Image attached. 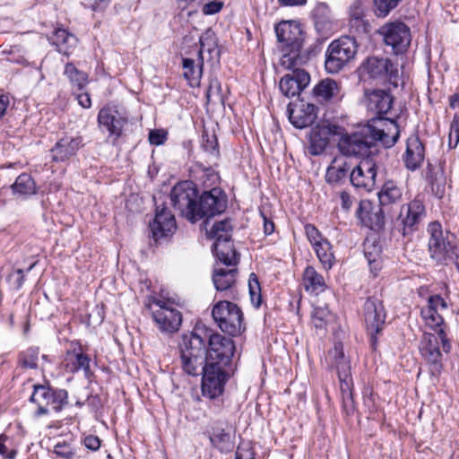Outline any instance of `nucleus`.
<instances>
[{
    "mask_svg": "<svg viewBox=\"0 0 459 459\" xmlns=\"http://www.w3.org/2000/svg\"><path fill=\"white\" fill-rule=\"evenodd\" d=\"M234 342L218 333H212L208 339V364L231 368V359L235 352Z\"/></svg>",
    "mask_w": 459,
    "mask_h": 459,
    "instance_id": "nucleus-15",
    "label": "nucleus"
},
{
    "mask_svg": "<svg viewBox=\"0 0 459 459\" xmlns=\"http://www.w3.org/2000/svg\"><path fill=\"white\" fill-rule=\"evenodd\" d=\"M377 33L395 55L405 52L411 44L410 29L402 22H387L378 29Z\"/></svg>",
    "mask_w": 459,
    "mask_h": 459,
    "instance_id": "nucleus-14",
    "label": "nucleus"
},
{
    "mask_svg": "<svg viewBox=\"0 0 459 459\" xmlns=\"http://www.w3.org/2000/svg\"><path fill=\"white\" fill-rule=\"evenodd\" d=\"M377 145L370 148V152L364 154H346L345 156H361L364 157L359 163L352 169L350 173V181L357 188H364L370 191L376 185L377 164L375 160V152Z\"/></svg>",
    "mask_w": 459,
    "mask_h": 459,
    "instance_id": "nucleus-11",
    "label": "nucleus"
},
{
    "mask_svg": "<svg viewBox=\"0 0 459 459\" xmlns=\"http://www.w3.org/2000/svg\"><path fill=\"white\" fill-rule=\"evenodd\" d=\"M420 352L426 361L431 379L437 381L443 372L444 364L438 339L435 334L429 333L424 335V339L421 342Z\"/></svg>",
    "mask_w": 459,
    "mask_h": 459,
    "instance_id": "nucleus-18",
    "label": "nucleus"
},
{
    "mask_svg": "<svg viewBox=\"0 0 459 459\" xmlns=\"http://www.w3.org/2000/svg\"><path fill=\"white\" fill-rule=\"evenodd\" d=\"M364 253H365V256L368 262L370 271L376 276L381 268V262L377 258V255H373V254L371 252L368 251L367 246H365Z\"/></svg>",
    "mask_w": 459,
    "mask_h": 459,
    "instance_id": "nucleus-56",
    "label": "nucleus"
},
{
    "mask_svg": "<svg viewBox=\"0 0 459 459\" xmlns=\"http://www.w3.org/2000/svg\"><path fill=\"white\" fill-rule=\"evenodd\" d=\"M232 226L230 220L215 222L207 231L211 238H214L213 251L216 257L225 265H236L239 257L230 243Z\"/></svg>",
    "mask_w": 459,
    "mask_h": 459,
    "instance_id": "nucleus-5",
    "label": "nucleus"
},
{
    "mask_svg": "<svg viewBox=\"0 0 459 459\" xmlns=\"http://www.w3.org/2000/svg\"><path fill=\"white\" fill-rule=\"evenodd\" d=\"M227 208V195L221 187H212L198 195L195 222L203 219L221 214Z\"/></svg>",
    "mask_w": 459,
    "mask_h": 459,
    "instance_id": "nucleus-13",
    "label": "nucleus"
},
{
    "mask_svg": "<svg viewBox=\"0 0 459 459\" xmlns=\"http://www.w3.org/2000/svg\"><path fill=\"white\" fill-rule=\"evenodd\" d=\"M424 177L429 182L431 191L438 197H442L445 193L446 179L443 172L437 169L432 164L428 163L424 171Z\"/></svg>",
    "mask_w": 459,
    "mask_h": 459,
    "instance_id": "nucleus-35",
    "label": "nucleus"
},
{
    "mask_svg": "<svg viewBox=\"0 0 459 459\" xmlns=\"http://www.w3.org/2000/svg\"><path fill=\"white\" fill-rule=\"evenodd\" d=\"M83 444L88 449L97 451L100 447V439L97 436L89 435L84 438Z\"/></svg>",
    "mask_w": 459,
    "mask_h": 459,
    "instance_id": "nucleus-60",
    "label": "nucleus"
},
{
    "mask_svg": "<svg viewBox=\"0 0 459 459\" xmlns=\"http://www.w3.org/2000/svg\"><path fill=\"white\" fill-rule=\"evenodd\" d=\"M64 74L68 78L73 91H82L89 82L88 74L77 69L73 63H67Z\"/></svg>",
    "mask_w": 459,
    "mask_h": 459,
    "instance_id": "nucleus-36",
    "label": "nucleus"
},
{
    "mask_svg": "<svg viewBox=\"0 0 459 459\" xmlns=\"http://www.w3.org/2000/svg\"><path fill=\"white\" fill-rule=\"evenodd\" d=\"M340 93L339 84L334 80L329 78L320 81L313 89V96L318 102L337 99Z\"/></svg>",
    "mask_w": 459,
    "mask_h": 459,
    "instance_id": "nucleus-32",
    "label": "nucleus"
},
{
    "mask_svg": "<svg viewBox=\"0 0 459 459\" xmlns=\"http://www.w3.org/2000/svg\"><path fill=\"white\" fill-rule=\"evenodd\" d=\"M146 307L161 333H173L179 330L182 314L173 307L170 299L152 298Z\"/></svg>",
    "mask_w": 459,
    "mask_h": 459,
    "instance_id": "nucleus-6",
    "label": "nucleus"
},
{
    "mask_svg": "<svg viewBox=\"0 0 459 459\" xmlns=\"http://www.w3.org/2000/svg\"><path fill=\"white\" fill-rule=\"evenodd\" d=\"M39 354V348L30 347L27 349L20 354V365L24 368L36 369L38 368Z\"/></svg>",
    "mask_w": 459,
    "mask_h": 459,
    "instance_id": "nucleus-43",
    "label": "nucleus"
},
{
    "mask_svg": "<svg viewBox=\"0 0 459 459\" xmlns=\"http://www.w3.org/2000/svg\"><path fill=\"white\" fill-rule=\"evenodd\" d=\"M317 108L311 103L300 100L299 103L288 105L289 119L297 128H304L312 126L316 117Z\"/></svg>",
    "mask_w": 459,
    "mask_h": 459,
    "instance_id": "nucleus-24",
    "label": "nucleus"
},
{
    "mask_svg": "<svg viewBox=\"0 0 459 459\" xmlns=\"http://www.w3.org/2000/svg\"><path fill=\"white\" fill-rule=\"evenodd\" d=\"M126 122L127 119L115 107H104L98 115L99 126H104L115 140L121 136Z\"/></svg>",
    "mask_w": 459,
    "mask_h": 459,
    "instance_id": "nucleus-25",
    "label": "nucleus"
},
{
    "mask_svg": "<svg viewBox=\"0 0 459 459\" xmlns=\"http://www.w3.org/2000/svg\"><path fill=\"white\" fill-rule=\"evenodd\" d=\"M222 6L223 3L221 1L209 2L203 6V13L206 15H212L219 13Z\"/></svg>",
    "mask_w": 459,
    "mask_h": 459,
    "instance_id": "nucleus-58",
    "label": "nucleus"
},
{
    "mask_svg": "<svg viewBox=\"0 0 459 459\" xmlns=\"http://www.w3.org/2000/svg\"><path fill=\"white\" fill-rule=\"evenodd\" d=\"M340 199L342 208L348 212L352 205L351 196L346 191H342L340 193Z\"/></svg>",
    "mask_w": 459,
    "mask_h": 459,
    "instance_id": "nucleus-62",
    "label": "nucleus"
},
{
    "mask_svg": "<svg viewBox=\"0 0 459 459\" xmlns=\"http://www.w3.org/2000/svg\"><path fill=\"white\" fill-rule=\"evenodd\" d=\"M459 143V113L455 114L450 126L449 146L455 148Z\"/></svg>",
    "mask_w": 459,
    "mask_h": 459,
    "instance_id": "nucleus-51",
    "label": "nucleus"
},
{
    "mask_svg": "<svg viewBox=\"0 0 459 459\" xmlns=\"http://www.w3.org/2000/svg\"><path fill=\"white\" fill-rule=\"evenodd\" d=\"M238 270L232 269H214L212 273V281L216 290L224 291L230 290L236 282Z\"/></svg>",
    "mask_w": 459,
    "mask_h": 459,
    "instance_id": "nucleus-33",
    "label": "nucleus"
},
{
    "mask_svg": "<svg viewBox=\"0 0 459 459\" xmlns=\"http://www.w3.org/2000/svg\"><path fill=\"white\" fill-rule=\"evenodd\" d=\"M350 25L352 30L358 34H367L369 31L370 24L368 21L361 18H351Z\"/></svg>",
    "mask_w": 459,
    "mask_h": 459,
    "instance_id": "nucleus-52",
    "label": "nucleus"
},
{
    "mask_svg": "<svg viewBox=\"0 0 459 459\" xmlns=\"http://www.w3.org/2000/svg\"><path fill=\"white\" fill-rule=\"evenodd\" d=\"M248 288L252 302L258 307L261 303L260 284L257 276L252 273L248 279Z\"/></svg>",
    "mask_w": 459,
    "mask_h": 459,
    "instance_id": "nucleus-47",
    "label": "nucleus"
},
{
    "mask_svg": "<svg viewBox=\"0 0 459 459\" xmlns=\"http://www.w3.org/2000/svg\"><path fill=\"white\" fill-rule=\"evenodd\" d=\"M363 317L367 332L370 337L371 347L376 349L377 335L382 332L386 318L382 301L375 297L368 298L363 305Z\"/></svg>",
    "mask_w": 459,
    "mask_h": 459,
    "instance_id": "nucleus-12",
    "label": "nucleus"
},
{
    "mask_svg": "<svg viewBox=\"0 0 459 459\" xmlns=\"http://www.w3.org/2000/svg\"><path fill=\"white\" fill-rule=\"evenodd\" d=\"M74 94H75L80 106H82L83 108H91V100L90 94L88 92H82L81 91V92L76 93L75 91H74Z\"/></svg>",
    "mask_w": 459,
    "mask_h": 459,
    "instance_id": "nucleus-61",
    "label": "nucleus"
},
{
    "mask_svg": "<svg viewBox=\"0 0 459 459\" xmlns=\"http://www.w3.org/2000/svg\"><path fill=\"white\" fill-rule=\"evenodd\" d=\"M425 159V146L419 136L412 134L406 141V151L403 160L407 169L415 171L420 168Z\"/></svg>",
    "mask_w": 459,
    "mask_h": 459,
    "instance_id": "nucleus-27",
    "label": "nucleus"
},
{
    "mask_svg": "<svg viewBox=\"0 0 459 459\" xmlns=\"http://www.w3.org/2000/svg\"><path fill=\"white\" fill-rule=\"evenodd\" d=\"M351 168L347 160L335 159L326 169V182L331 185L341 183L347 177Z\"/></svg>",
    "mask_w": 459,
    "mask_h": 459,
    "instance_id": "nucleus-34",
    "label": "nucleus"
},
{
    "mask_svg": "<svg viewBox=\"0 0 459 459\" xmlns=\"http://www.w3.org/2000/svg\"><path fill=\"white\" fill-rule=\"evenodd\" d=\"M425 216L426 210L421 200L416 198L403 205L397 218V221L403 225V235L414 232Z\"/></svg>",
    "mask_w": 459,
    "mask_h": 459,
    "instance_id": "nucleus-19",
    "label": "nucleus"
},
{
    "mask_svg": "<svg viewBox=\"0 0 459 459\" xmlns=\"http://www.w3.org/2000/svg\"><path fill=\"white\" fill-rule=\"evenodd\" d=\"M232 368L208 364L202 376V392L204 396L215 399L222 394Z\"/></svg>",
    "mask_w": 459,
    "mask_h": 459,
    "instance_id": "nucleus-16",
    "label": "nucleus"
},
{
    "mask_svg": "<svg viewBox=\"0 0 459 459\" xmlns=\"http://www.w3.org/2000/svg\"><path fill=\"white\" fill-rule=\"evenodd\" d=\"M341 386V392L342 396V406L346 414L353 413L355 410L352 389L353 385L348 386V389L344 388V385Z\"/></svg>",
    "mask_w": 459,
    "mask_h": 459,
    "instance_id": "nucleus-49",
    "label": "nucleus"
},
{
    "mask_svg": "<svg viewBox=\"0 0 459 459\" xmlns=\"http://www.w3.org/2000/svg\"><path fill=\"white\" fill-rule=\"evenodd\" d=\"M264 221V231L266 235H270L274 231V223L269 220L264 214L261 213Z\"/></svg>",
    "mask_w": 459,
    "mask_h": 459,
    "instance_id": "nucleus-64",
    "label": "nucleus"
},
{
    "mask_svg": "<svg viewBox=\"0 0 459 459\" xmlns=\"http://www.w3.org/2000/svg\"><path fill=\"white\" fill-rule=\"evenodd\" d=\"M171 204L181 216L195 222L198 191L192 181L178 183L169 194Z\"/></svg>",
    "mask_w": 459,
    "mask_h": 459,
    "instance_id": "nucleus-9",
    "label": "nucleus"
},
{
    "mask_svg": "<svg viewBox=\"0 0 459 459\" xmlns=\"http://www.w3.org/2000/svg\"><path fill=\"white\" fill-rule=\"evenodd\" d=\"M420 314L431 327L440 326L444 322L442 316L435 308L425 307L421 309Z\"/></svg>",
    "mask_w": 459,
    "mask_h": 459,
    "instance_id": "nucleus-46",
    "label": "nucleus"
},
{
    "mask_svg": "<svg viewBox=\"0 0 459 459\" xmlns=\"http://www.w3.org/2000/svg\"><path fill=\"white\" fill-rule=\"evenodd\" d=\"M230 436L225 433L223 429L220 431L213 432L210 436V441L214 447H217L220 450H223L225 448V445L229 443Z\"/></svg>",
    "mask_w": 459,
    "mask_h": 459,
    "instance_id": "nucleus-50",
    "label": "nucleus"
},
{
    "mask_svg": "<svg viewBox=\"0 0 459 459\" xmlns=\"http://www.w3.org/2000/svg\"><path fill=\"white\" fill-rule=\"evenodd\" d=\"M363 70L370 78L387 82L394 87L398 86V65L389 58L370 56L363 64Z\"/></svg>",
    "mask_w": 459,
    "mask_h": 459,
    "instance_id": "nucleus-17",
    "label": "nucleus"
},
{
    "mask_svg": "<svg viewBox=\"0 0 459 459\" xmlns=\"http://www.w3.org/2000/svg\"><path fill=\"white\" fill-rule=\"evenodd\" d=\"M212 316L218 327L230 336L240 335L245 330L243 313L235 303L218 301L212 307Z\"/></svg>",
    "mask_w": 459,
    "mask_h": 459,
    "instance_id": "nucleus-7",
    "label": "nucleus"
},
{
    "mask_svg": "<svg viewBox=\"0 0 459 459\" xmlns=\"http://www.w3.org/2000/svg\"><path fill=\"white\" fill-rule=\"evenodd\" d=\"M342 127L335 125L320 126L313 129L310 133L309 145L307 152L310 155L317 156L322 154L329 143L330 134H342Z\"/></svg>",
    "mask_w": 459,
    "mask_h": 459,
    "instance_id": "nucleus-26",
    "label": "nucleus"
},
{
    "mask_svg": "<svg viewBox=\"0 0 459 459\" xmlns=\"http://www.w3.org/2000/svg\"><path fill=\"white\" fill-rule=\"evenodd\" d=\"M305 232L309 242L315 246L324 239L321 238L319 230L312 224H307L305 226Z\"/></svg>",
    "mask_w": 459,
    "mask_h": 459,
    "instance_id": "nucleus-54",
    "label": "nucleus"
},
{
    "mask_svg": "<svg viewBox=\"0 0 459 459\" xmlns=\"http://www.w3.org/2000/svg\"><path fill=\"white\" fill-rule=\"evenodd\" d=\"M184 77L191 86L198 84L203 74V65H199L196 58L184 57L182 60Z\"/></svg>",
    "mask_w": 459,
    "mask_h": 459,
    "instance_id": "nucleus-39",
    "label": "nucleus"
},
{
    "mask_svg": "<svg viewBox=\"0 0 459 459\" xmlns=\"http://www.w3.org/2000/svg\"><path fill=\"white\" fill-rule=\"evenodd\" d=\"M401 0H374L375 13L377 17H385L394 9Z\"/></svg>",
    "mask_w": 459,
    "mask_h": 459,
    "instance_id": "nucleus-45",
    "label": "nucleus"
},
{
    "mask_svg": "<svg viewBox=\"0 0 459 459\" xmlns=\"http://www.w3.org/2000/svg\"><path fill=\"white\" fill-rule=\"evenodd\" d=\"M277 39L282 45L285 53L281 64L286 69L297 66L300 61L299 50L304 42V32L299 22L282 21L275 26Z\"/></svg>",
    "mask_w": 459,
    "mask_h": 459,
    "instance_id": "nucleus-4",
    "label": "nucleus"
},
{
    "mask_svg": "<svg viewBox=\"0 0 459 459\" xmlns=\"http://www.w3.org/2000/svg\"><path fill=\"white\" fill-rule=\"evenodd\" d=\"M65 361V369L68 372L74 373L79 370H83L86 377L91 374L90 369V358L82 352L69 354Z\"/></svg>",
    "mask_w": 459,
    "mask_h": 459,
    "instance_id": "nucleus-37",
    "label": "nucleus"
},
{
    "mask_svg": "<svg viewBox=\"0 0 459 459\" xmlns=\"http://www.w3.org/2000/svg\"><path fill=\"white\" fill-rule=\"evenodd\" d=\"M427 307L438 311L439 309H446L447 304L441 296L433 295L429 298Z\"/></svg>",
    "mask_w": 459,
    "mask_h": 459,
    "instance_id": "nucleus-57",
    "label": "nucleus"
},
{
    "mask_svg": "<svg viewBox=\"0 0 459 459\" xmlns=\"http://www.w3.org/2000/svg\"><path fill=\"white\" fill-rule=\"evenodd\" d=\"M82 146L81 136L62 138L51 149L52 160L56 162L65 161L74 156Z\"/></svg>",
    "mask_w": 459,
    "mask_h": 459,
    "instance_id": "nucleus-28",
    "label": "nucleus"
},
{
    "mask_svg": "<svg viewBox=\"0 0 459 459\" xmlns=\"http://www.w3.org/2000/svg\"><path fill=\"white\" fill-rule=\"evenodd\" d=\"M393 97L384 90H374L368 94V109L377 116L366 126L351 134L341 136L337 146L342 153L364 154L370 152L377 142L385 148L395 144L399 138V129L394 120L385 118L392 108Z\"/></svg>",
    "mask_w": 459,
    "mask_h": 459,
    "instance_id": "nucleus-1",
    "label": "nucleus"
},
{
    "mask_svg": "<svg viewBox=\"0 0 459 459\" xmlns=\"http://www.w3.org/2000/svg\"><path fill=\"white\" fill-rule=\"evenodd\" d=\"M167 139V132L162 129L151 130L149 133V142L152 145H160Z\"/></svg>",
    "mask_w": 459,
    "mask_h": 459,
    "instance_id": "nucleus-55",
    "label": "nucleus"
},
{
    "mask_svg": "<svg viewBox=\"0 0 459 459\" xmlns=\"http://www.w3.org/2000/svg\"><path fill=\"white\" fill-rule=\"evenodd\" d=\"M54 453L64 459H73L74 455L71 446L65 442L57 443L54 446Z\"/></svg>",
    "mask_w": 459,
    "mask_h": 459,
    "instance_id": "nucleus-53",
    "label": "nucleus"
},
{
    "mask_svg": "<svg viewBox=\"0 0 459 459\" xmlns=\"http://www.w3.org/2000/svg\"><path fill=\"white\" fill-rule=\"evenodd\" d=\"M328 355L332 366L336 369L340 385H344V388L347 390L348 386L353 385V381L351 377V363L344 355L342 343H334L333 348L329 351Z\"/></svg>",
    "mask_w": 459,
    "mask_h": 459,
    "instance_id": "nucleus-21",
    "label": "nucleus"
},
{
    "mask_svg": "<svg viewBox=\"0 0 459 459\" xmlns=\"http://www.w3.org/2000/svg\"><path fill=\"white\" fill-rule=\"evenodd\" d=\"M30 401L37 404L35 415L39 417L49 412L48 406H52L57 412L60 411L68 403V394L65 389H52L43 385H36Z\"/></svg>",
    "mask_w": 459,
    "mask_h": 459,
    "instance_id": "nucleus-10",
    "label": "nucleus"
},
{
    "mask_svg": "<svg viewBox=\"0 0 459 459\" xmlns=\"http://www.w3.org/2000/svg\"><path fill=\"white\" fill-rule=\"evenodd\" d=\"M13 193L21 197L36 194V184L30 175L22 173L11 186Z\"/></svg>",
    "mask_w": 459,
    "mask_h": 459,
    "instance_id": "nucleus-38",
    "label": "nucleus"
},
{
    "mask_svg": "<svg viewBox=\"0 0 459 459\" xmlns=\"http://www.w3.org/2000/svg\"><path fill=\"white\" fill-rule=\"evenodd\" d=\"M203 147L205 152H210L211 154L214 153L217 156L219 153L218 143L215 135H212L211 137L207 136L205 142L203 143Z\"/></svg>",
    "mask_w": 459,
    "mask_h": 459,
    "instance_id": "nucleus-59",
    "label": "nucleus"
},
{
    "mask_svg": "<svg viewBox=\"0 0 459 459\" xmlns=\"http://www.w3.org/2000/svg\"><path fill=\"white\" fill-rule=\"evenodd\" d=\"M290 70L292 73L284 75L279 83L281 93L288 98L299 95L310 82V75L305 70L296 66Z\"/></svg>",
    "mask_w": 459,
    "mask_h": 459,
    "instance_id": "nucleus-23",
    "label": "nucleus"
},
{
    "mask_svg": "<svg viewBox=\"0 0 459 459\" xmlns=\"http://www.w3.org/2000/svg\"><path fill=\"white\" fill-rule=\"evenodd\" d=\"M305 289L307 291L318 292L322 291L325 286V280L314 267L307 266L303 274Z\"/></svg>",
    "mask_w": 459,
    "mask_h": 459,
    "instance_id": "nucleus-41",
    "label": "nucleus"
},
{
    "mask_svg": "<svg viewBox=\"0 0 459 459\" xmlns=\"http://www.w3.org/2000/svg\"><path fill=\"white\" fill-rule=\"evenodd\" d=\"M379 204L392 212L393 206L400 204L403 189L392 180L386 181L377 194Z\"/></svg>",
    "mask_w": 459,
    "mask_h": 459,
    "instance_id": "nucleus-29",
    "label": "nucleus"
},
{
    "mask_svg": "<svg viewBox=\"0 0 459 459\" xmlns=\"http://www.w3.org/2000/svg\"><path fill=\"white\" fill-rule=\"evenodd\" d=\"M358 45L353 37L342 36L333 40L326 51L325 69L330 74L338 73L352 60L357 53Z\"/></svg>",
    "mask_w": 459,
    "mask_h": 459,
    "instance_id": "nucleus-8",
    "label": "nucleus"
},
{
    "mask_svg": "<svg viewBox=\"0 0 459 459\" xmlns=\"http://www.w3.org/2000/svg\"><path fill=\"white\" fill-rule=\"evenodd\" d=\"M358 218L361 222L372 230H380L385 226V215H390L389 210L378 206H372L369 201H361L356 211Z\"/></svg>",
    "mask_w": 459,
    "mask_h": 459,
    "instance_id": "nucleus-20",
    "label": "nucleus"
},
{
    "mask_svg": "<svg viewBox=\"0 0 459 459\" xmlns=\"http://www.w3.org/2000/svg\"><path fill=\"white\" fill-rule=\"evenodd\" d=\"M312 324L317 329L325 328L333 319V315L327 307H315L312 312Z\"/></svg>",
    "mask_w": 459,
    "mask_h": 459,
    "instance_id": "nucleus-44",
    "label": "nucleus"
},
{
    "mask_svg": "<svg viewBox=\"0 0 459 459\" xmlns=\"http://www.w3.org/2000/svg\"><path fill=\"white\" fill-rule=\"evenodd\" d=\"M181 368L189 376L198 377L208 366L206 344L196 332L183 333L178 343Z\"/></svg>",
    "mask_w": 459,
    "mask_h": 459,
    "instance_id": "nucleus-3",
    "label": "nucleus"
},
{
    "mask_svg": "<svg viewBox=\"0 0 459 459\" xmlns=\"http://www.w3.org/2000/svg\"><path fill=\"white\" fill-rule=\"evenodd\" d=\"M200 48L197 52V61L199 65H204V54L206 52L211 60H218L220 57V50L214 33L208 30L199 38Z\"/></svg>",
    "mask_w": 459,
    "mask_h": 459,
    "instance_id": "nucleus-30",
    "label": "nucleus"
},
{
    "mask_svg": "<svg viewBox=\"0 0 459 459\" xmlns=\"http://www.w3.org/2000/svg\"><path fill=\"white\" fill-rule=\"evenodd\" d=\"M313 18L316 30L322 35H327L333 30L331 11L326 4H316L313 10Z\"/></svg>",
    "mask_w": 459,
    "mask_h": 459,
    "instance_id": "nucleus-31",
    "label": "nucleus"
},
{
    "mask_svg": "<svg viewBox=\"0 0 459 459\" xmlns=\"http://www.w3.org/2000/svg\"><path fill=\"white\" fill-rule=\"evenodd\" d=\"M51 44L56 45L59 52L67 53V50L76 43L74 35L68 33L64 29H56L48 39Z\"/></svg>",
    "mask_w": 459,
    "mask_h": 459,
    "instance_id": "nucleus-40",
    "label": "nucleus"
},
{
    "mask_svg": "<svg viewBox=\"0 0 459 459\" xmlns=\"http://www.w3.org/2000/svg\"><path fill=\"white\" fill-rule=\"evenodd\" d=\"M436 337L438 339V342L441 341L443 351L446 353H448L451 350V344L449 341L446 339V333L443 329H439L437 332V335Z\"/></svg>",
    "mask_w": 459,
    "mask_h": 459,
    "instance_id": "nucleus-63",
    "label": "nucleus"
},
{
    "mask_svg": "<svg viewBox=\"0 0 459 459\" xmlns=\"http://www.w3.org/2000/svg\"><path fill=\"white\" fill-rule=\"evenodd\" d=\"M428 250L430 258L437 264H448L459 258V241L450 230L444 229L437 221L428 225Z\"/></svg>",
    "mask_w": 459,
    "mask_h": 459,
    "instance_id": "nucleus-2",
    "label": "nucleus"
},
{
    "mask_svg": "<svg viewBox=\"0 0 459 459\" xmlns=\"http://www.w3.org/2000/svg\"><path fill=\"white\" fill-rule=\"evenodd\" d=\"M313 247L324 267L330 269L333 263V255L331 252L330 243L325 239Z\"/></svg>",
    "mask_w": 459,
    "mask_h": 459,
    "instance_id": "nucleus-42",
    "label": "nucleus"
},
{
    "mask_svg": "<svg viewBox=\"0 0 459 459\" xmlns=\"http://www.w3.org/2000/svg\"><path fill=\"white\" fill-rule=\"evenodd\" d=\"M150 229L156 241L172 235L177 230L175 216L168 208L157 206L155 217L150 222Z\"/></svg>",
    "mask_w": 459,
    "mask_h": 459,
    "instance_id": "nucleus-22",
    "label": "nucleus"
},
{
    "mask_svg": "<svg viewBox=\"0 0 459 459\" xmlns=\"http://www.w3.org/2000/svg\"><path fill=\"white\" fill-rule=\"evenodd\" d=\"M206 99L208 102L222 101L221 82L216 78H212L206 91Z\"/></svg>",
    "mask_w": 459,
    "mask_h": 459,
    "instance_id": "nucleus-48",
    "label": "nucleus"
}]
</instances>
